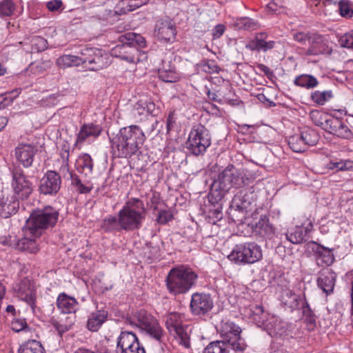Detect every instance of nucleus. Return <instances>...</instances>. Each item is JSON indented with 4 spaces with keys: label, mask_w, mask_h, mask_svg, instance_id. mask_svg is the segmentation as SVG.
Segmentation results:
<instances>
[{
    "label": "nucleus",
    "mask_w": 353,
    "mask_h": 353,
    "mask_svg": "<svg viewBox=\"0 0 353 353\" xmlns=\"http://www.w3.org/2000/svg\"><path fill=\"white\" fill-rule=\"evenodd\" d=\"M147 210L142 200L128 199L117 215H108L103 219L101 229L105 232H133L142 228Z\"/></svg>",
    "instance_id": "f257e3e1"
},
{
    "label": "nucleus",
    "mask_w": 353,
    "mask_h": 353,
    "mask_svg": "<svg viewBox=\"0 0 353 353\" xmlns=\"http://www.w3.org/2000/svg\"><path fill=\"white\" fill-rule=\"evenodd\" d=\"M109 138L113 156L125 159L141 153L140 149L145 140L144 133L137 125L122 128L118 134Z\"/></svg>",
    "instance_id": "f03ea898"
},
{
    "label": "nucleus",
    "mask_w": 353,
    "mask_h": 353,
    "mask_svg": "<svg viewBox=\"0 0 353 353\" xmlns=\"http://www.w3.org/2000/svg\"><path fill=\"white\" fill-rule=\"evenodd\" d=\"M197 279L198 274L190 267L179 265L170 270L165 284L169 294L176 296L188 292Z\"/></svg>",
    "instance_id": "7ed1b4c3"
},
{
    "label": "nucleus",
    "mask_w": 353,
    "mask_h": 353,
    "mask_svg": "<svg viewBox=\"0 0 353 353\" xmlns=\"http://www.w3.org/2000/svg\"><path fill=\"white\" fill-rule=\"evenodd\" d=\"M59 215L58 210L50 205L34 210L24 225L28 235L41 236L56 225Z\"/></svg>",
    "instance_id": "20e7f679"
},
{
    "label": "nucleus",
    "mask_w": 353,
    "mask_h": 353,
    "mask_svg": "<svg viewBox=\"0 0 353 353\" xmlns=\"http://www.w3.org/2000/svg\"><path fill=\"white\" fill-rule=\"evenodd\" d=\"M257 195L253 187L239 190L233 197L228 210L229 218L234 223H243L256 205Z\"/></svg>",
    "instance_id": "39448f33"
},
{
    "label": "nucleus",
    "mask_w": 353,
    "mask_h": 353,
    "mask_svg": "<svg viewBox=\"0 0 353 353\" xmlns=\"http://www.w3.org/2000/svg\"><path fill=\"white\" fill-rule=\"evenodd\" d=\"M254 179V175L248 170L229 164L218 174L214 182L217 183L223 191L228 192L232 188L240 189L248 186Z\"/></svg>",
    "instance_id": "423d86ee"
},
{
    "label": "nucleus",
    "mask_w": 353,
    "mask_h": 353,
    "mask_svg": "<svg viewBox=\"0 0 353 353\" xmlns=\"http://www.w3.org/2000/svg\"><path fill=\"white\" fill-rule=\"evenodd\" d=\"M127 321L130 325L137 327L143 334L157 341L161 342L164 336L163 330L157 318L148 311L144 309L138 310L134 312V319H128Z\"/></svg>",
    "instance_id": "0eeeda50"
},
{
    "label": "nucleus",
    "mask_w": 353,
    "mask_h": 353,
    "mask_svg": "<svg viewBox=\"0 0 353 353\" xmlns=\"http://www.w3.org/2000/svg\"><path fill=\"white\" fill-rule=\"evenodd\" d=\"M228 258L235 264L251 265L263 258L261 247L255 242H245L236 244Z\"/></svg>",
    "instance_id": "6e6552de"
},
{
    "label": "nucleus",
    "mask_w": 353,
    "mask_h": 353,
    "mask_svg": "<svg viewBox=\"0 0 353 353\" xmlns=\"http://www.w3.org/2000/svg\"><path fill=\"white\" fill-rule=\"evenodd\" d=\"M188 152L195 156L203 154L211 145V135L205 126L201 123L194 125L185 143Z\"/></svg>",
    "instance_id": "1a4fd4ad"
},
{
    "label": "nucleus",
    "mask_w": 353,
    "mask_h": 353,
    "mask_svg": "<svg viewBox=\"0 0 353 353\" xmlns=\"http://www.w3.org/2000/svg\"><path fill=\"white\" fill-rule=\"evenodd\" d=\"M81 64L89 70L98 71L109 65L108 55L97 48H86L80 53Z\"/></svg>",
    "instance_id": "9d476101"
},
{
    "label": "nucleus",
    "mask_w": 353,
    "mask_h": 353,
    "mask_svg": "<svg viewBox=\"0 0 353 353\" xmlns=\"http://www.w3.org/2000/svg\"><path fill=\"white\" fill-rule=\"evenodd\" d=\"M221 335L225 341L231 345L236 353H243L248 345L241 336V328L230 321H222L221 324Z\"/></svg>",
    "instance_id": "9b49d317"
},
{
    "label": "nucleus",
    "mask_w": 353,
    "mask_h": 353,
    "mask_svg": "<svg viewBox=\"0 0 353 353\" xmlns=\"http://www.w3.org/2000/svg\"><path fill=\"white\" fill-rule=\"evenodd\" d=\"M11 186L12 194H16L18 200H26L33 192V184L19 166H14L12 171Z\"/></svg>",
    "instance_id": "f8f14e48"
},
{
    "label": "nucleus",
    "mask_w": 353,
    "mask_h": 353,
    "mask_svg": "<svg viewBox=\"0 0 353 353\" xmlns=\"http://www.w3.org/2000/svg\"><path fill=\"white\" fill-rule=\"evenodd\" d=\"M183 314L176 312H170L165 316V325L171 334L178 337L179 343L185 348L190 347V336L185 327L182 325Z\"/></svg>",
    "instance_id": "ddd939ff"
},
{
    "label": "nucleus",
    "mask_w": 353,
    "mask_h": 353,
    "mask_svg": "<svg viewBox=\"0 0 353 353\" xmlns=\"http://www.w3.org/2000/svg\"><path fill=\"white\" fill-rule=\"evenodd\" d=\"M306 246L311 250V252L319 267L331 266L335 261L334 248H330L318 243L310 241Z\"/></svg>",
    "instance_id": "4468645a"
},
{
    "label": "nucleus",
    "mask_w": 353,
    "mask_h": 353,
    "mask_svg": "<svg viewBox=\"0 0 353 353\" xmlns=\"http://www.w3.org/2000/svg\"><path fill=\"white\" fill-rule=\"evenodd\" d=\"M214 307V301L211 294L205 292H194L192 294L190 310L194 316H205Z\"/></svg>",
    "instance_id": "2eb2a0df"
},
{
    "label": "nucleus",
    "mask_w": 353,
    "mask_h": 353,
    "mask_svg": "<svg viewBox=\"0 0 353 353\" xmlns=\"http://www.w3.org/2000/svg\"><path fill=\"white\" fill-rule=\"evenodd\" d=\"M14 291L22 301L30 306L32 311H34L37 302V290L32 280L28 277L22 278L15 284Z\"/></svg>",
    "instance_id": "dca6fc26"
},
{
    "label": "nucleus",
    "mask_w": 353,
    "mask_h": 353,
    "mask_svg": "<svg viewBox=\"0 0 353 353\" xmlns=\"http://www.w3.org/2000/svg\"><path fill=\"white\" fill-rule=\"evenodd\" d=\"M61 181L58 172L48 170L40 180L39 191L44 195L55 196L61 189Z\"/></svg>",
    "instance_id": "f3484780"
},
{
    "label": "nucleus",
    "mask_w": 353,
    "mask_h": 353,
    "mask_svg": "<svg viewBox=\"0 0 353 353\" xmlns=\"http://www.w3.org/2000/svg\"><path fill=\"white\" fill-rule=\"evenodd\" d=\"M117 347L121 349V353H145L144 347L132 332L122 331L117 339Z\"/></svg>",
    "instance_id": "a211bd4d"
},
{
    "label": "nucleus",
    "mask_w": 353,
    "mask_h": 353,
    "mask_svg": "<svg viewBox=\"0 0 353 353\" xmlns=\"http://www.w3.org/2000/svg\"><path fill=\"white\" fill-rule=\"evenodd\" d=\"M19 209V201L16 194L1 191L0 193V219H8L17 214Z\"/></svg>",
    "instance_id": "6ab92c4d"
},
{
    "label": "nucleus",
    "mask_w": 353,
    "mask_h": 353,
    "mask_svg": "<svg viewBox=\"0 0 353 353\" xmlns=\"http://www.w3.org/2000/svg\"><path fill=\"white\" fill-rule=\"evenodd\" d=\"M38 150L36 145L30 143H19L14 149V155L17 161L25 168L32 166L34 156Z\"/></svg>",
    "instance_id": "aec40b11"
},
{
    "label": "nucleus",
    "mask_w": 353,
    "mask_h": 353,
    "mask_svg": "<svg viewBox=\"0 0 353 353\" xmlns=\"http://www.w3.org/2000/svg\"><path fill=\"white\" fill-rule=\"evenodd\" d=\"M325 131L333 136L343 139L350 140L353 138V132L346 123L341 119L333 116L328 122L327 126L326 125Z\"/></svg>",
    "instance_id": "412c9836"
},
{
    "label": "nucleus",
    "mask_w": 353,
    "mask_h": 353,
    "mask_svg": "<svg viewBox=\"0 0 353 353\" xmlns=\"http://www.w3.org/2000/svg\"><path fill=\"white\" fill-rule=\"evenodd\" d=\"M112 50V54L128 63H134L138 59L139 50L128 42H120Z\"/></svg>",
    "instance_id": "4be33fe9"
},
{
    "label": "nucleus",
    "mask_w": 353,
    "mask_h": 353,
    "mask_svg": "<svg viewBox=\"0 0 353 353\" xmlns=\"http://www.w3.org/2000/svg\"><path fill=\"white\" fill-rule=\"evenodd\" d=\"M268 38L267 32H257L254 39L245 45V48L251 51L264 52L270 50L275 47L276 42L274 41H268Z\"/></svg>",
    "instance_id": "5701e85b"
},
{
    "label": "nucleus",
    "mask_w": 353,
    "mask_h": 353,
    "mask_svg": "<svg viewBox=\"0 0 353 353\" xmlns=\"http://www.w3.org/2000/svg\"><path fill=\"white\" fill-rule=\"evenodd\" d=\"M154 32L158 39L165 42H173L176 35V27L170 20L158 21Z\"/></svg>",
    "instance_id": "b1692460"
},
{
    "label": "nucleus",
    "mask_w": 353,
    "mask_h": 353,
    "mask_svg": "<svg viewBox=\"0 0 353 353\" xmlns=\"http://www.w3.org/2000/svg\"><path fill=\"white\" fill-rule=\"evenodd\" d=\"M308 44L309 47L305 51L307 56H318L331 52L323 37L317 33L314 32Z\"/></svg>",
    "instance_id": "393cba45"
},
{
    "label": "nucleus",
    "mask_w": 353,
    "mask_h": 353,
    "mask_svg": "<svg viewBox=\"0 0 353 353\" xmlns=\"http://www.w3.org/2000/svg\"><path fill=\"white\" fill-rule=\"evenodd\" d=\"M265 323L263 330L272 336H283L288 330V323L274 315L269 316Z\"/></svg>",
    "instance_id": "a878e982"
},
{
    "label": "nucleus",
    "mask_w": 353,
    "mask_h": 353,
    "mask_svg": "<svg viewBox=\"0 0 353 353\" xmlns=\"http://www.w3.org/2000/svg\"><path fill=\"white\" fill-rule=\"evenodd\" d=\"M23 237L18 240L15 243V248L21 251H26L30 253L35 254L39 250V244L37 239L39 236L28 235L26 231V226L22 228Z\"/></svg>",
    "instance_id": "bb28decb"
},
{
    "label": "nucleus",
    "mask_w": 353,
    "mask_h": 353,
    "mask_svg": "<svg viewBox=\"0 0 353 353\" xmlns=\"http://www.w3.org/2000/svg\"><path fill=\"white\" fill-rule=\"evenodd\" d=\"M247 315L257 325L263 330L265 323L272 314L266 312L261 305L251 304L247 310Z\"/></svg>",
    "instance_id": "cd10ccee"
},
{
    "label": "nucleus",
    "mask_w": 353,
    "mask_h": 353,
    "mask_svg": "<svg viewBox=\"0 0 353 353\" xmlns=\"http://www.w3.org/2000/svg\"><path fill=\"white\" fill-rule=\"evenodd\" d=\"M159 77L165 82L173 83L180 79V74L170 61L163 60L162 65L158 70Z\"/></svg>",
    "instance_id": "c85d7f7f"
},
{
    "label": "nucleus",
    "mask_w": 353,
    "mask_h": 353,
    "mask_svg": "<svg viewBox=\"0 0 353 353\" xmlns=\"http://www.w3.org/2000/svg\"><path fill=\"white\" fill-rule=\"evenodd\" d=\"M57 306L62 313H75L78 310V302L74 297L62 292L57 299Z\"/></svg>",
    "instance_id": "c756f323"
},
{
    "label": "nucleus",
    "mask_w": 353,
    "mask_h": 353,
    "mask_svg": "<svg viewBox=\"0 0 353 353\" xmlns=\"http://www.w3.org/2000/svg\"><path fill=\"white\" fill-rule=\"evenodd\" d=\"M336 279V273L332 270H329L325 273H321V276L318 277L317 285L326 295H330L333 293Z\"/></svg>",
    "instance_id": "7c9ffc66"
},
{
    "label": "nucleus",
    "mask_w": 353,
    "mask_h": 353,
    "mask_svg": "<svg viewBox=\"0 0 353 353\" xmlns=\"http://www.w3.org/2000/svg\"><path fill=\"white\" fill-rule=\"evenodd\" d=\"M108 312L105 310H97L88 316L87 328L91 332H97L107 321Z\"/></svg>",
    "instance_id": "2f4dec72"
},
{
    "label": "nucleus",
    "mask_w": 353,
    "mask_h": 353,
    "mask_svg": "<svg viewBox=\"0 0 353 353\" xmlns=\"http://www.w3.org/2000/svg\"><path fill=\"white\" fill-rule=\"evenodd\" d=\"M255 232L263 237L271 239L274 235L275 228L270 223L269 217L263 214L255 224Z\"/></svg>",
    "instance_id": "473e14b6"
},
{
    "label": "nucleus",
    "mask_w": 353,
    "mask_h": 353,
    "mask_svg": "<svg viewBox=\"0 0 353 353\" xmlns=\"http://www.w3.org/2000/svg\"><path fill=\"white\" fill-rule=\"evenodd\" d=\"M102 131V128L93 123L83 124L77 135V142L82 143L89 137H97Z\"/></svg>",
    "instance_id": "72a5a7b5"
},
{
    "label": "nucleus",
    "mask_w": 353,
    "mask_h": 353,
    "mask_svg": "<svg viewBox=\"0 0 353 353\" xmlns=\"http://www.w3.org/2000/svg\"><path fill=\"white\" fill-rule=\"evenodd\" d=\"M227 192V191H223L222 188L217 185V183L213 182L208 196L209 202L208 207H214L219 205H223L221 201Z\"/></svg>",
    "instance_id": "f704fd0d"
},
{
    "label": "nucleus",
    "mask_w": 353,
    "mask_h": 353,
    "mask_svg": "<svg viewBox=\"0 0 353 353\" xmlns=\"http://www.w3.org/2000/svg\"><path fill=\"white\" fill-rule=\"evenodd\" d=\"M303 315L305 318V321L309 330H314L316 327V315L314 311L311 309L310 304L308 303L305 294H303L302 300H301Z\"/></svg>",
    "instance_id": "c9c22d12"
},
{
    "label": "nucleus",
    "mask_w": 353,
    "mask_h": 353,
    "mask_svg": "<svg viewBox=\"0 0 353 353\" xmlns=\"http://www.w3.org/2000/svg\"><path fill=\"white\" fill-rule=\"evenodd\" d=\"M119 42H128L131 46H134L138 49L139 48H145L146 46V41L143 37L139 34L132 32H127L121 34L119 37Z\"/></svg>",
    "instance_id": "e433bc0d"
},
{
    "label": "nucleus",
    "mask_w": 353,
    "mask_h": 353,
    "mask_svg": "<svg viewBox=\"0 0 353 353\" xmlns=\"http://www.w3.org/2000/svg\"><path fill=\"white\" fill-rule=\"evenodd\" d=\"M294 83L296 86L310 90L317 87L319 83L313 75L302 74L294 79Z\"/></svg>",
    "instance_id": "4c0bfd02"
},
{
    "label": "nucleus",
    "mask_w": 353,
    "mask_h": 353,
    "mask_svg": "<svg viewBox=\"0 0 353 353\" xmlns=\"http://www.w3.org/2000/svg\"><path fill=\"white\" fill-rule=\"evenodd\" d=\"M332 117L331 114L318 110H312L310 113V117L313 123L323 130L326 129V125H328Z\"/></svg>",
    "instance_id": "58836bf2"
},
{
    "label": "nucleus",
    "mask_w": 353,
    "mask_h": 353,
    "mask_svg": "<svg viewBox=\"0 0 353 353\" xmlns=\"http://www.w3.org/2000/svg\"><path fill=\"white\" fill-rule=\"evenodd\" d=\"M301 295H296L290 290H286L283 292L282 299L283 303L292 310H297L300 308L301 300H302Z\"/></svg>",
    "instance_id": "ea45409f"
},
{
    "label": "nucleus",
    "mask_w": 353,
    "mask_h": 353,
    "mask_svg": "<svg viewBox=\"0 0 353 353\" xmlns=\"http://www.w3.org/2000/svg\"><path fill=\"white\" fill-rule=\"evenodd\" d=\"M231 345L225 341H215L210 343L203 353H230Z\"/></svg>",
    "instance_id": "a19ab883"
},
{
    "label": "nucleus",
    "mask_w": 353,
    "mask_h": 353,
    "mask_svg": "<svg viewBox=\"0 0 353 353\" xmlns=\"http://www.w3.org/2000/svg\"><path fill=\"white\" fill-rule=\"evenodd\" d=\"M78 170L85 175L92 173L94 162L91 156L87 153L81 154L77 161Z\"/></svg>",
    "instance_id": "79ce46f5"
},
{
    "label": "nucleus",
    "mask_w": 353,
    "mask_h": 353,
    "mask_svg": "<svg viewBox=\"0 0 353 353\" xmlns=\"http://www.w3.org/2000/svg\"><path fill=\"white\" fill-rule=\"evenodd\" d=\"M299 134L302 138L303 141H304L306 148L310 145H316L319 141V134L313 129L305 128Z\"/></svg>",
    "instance_id": "37998d69"
},
{
    "label": "nucleus",
    "mask_w": 353,
    "mask_h": 353,
    "mask_svg": "<svg viewBox=\"0 0 353 353\" xmlns=\"http://www.w3.org/2000/svg\"><path fill=\"white\" fill-rule=\"evenodd\" d=\"M19 353H46L41 343L37 341L32 340L20 345Z\"/></svg>",
    "instance_id": "c03bdc74"
},
{
    "label": "nucleus",
    "mask_w": 353,
    "mask_h": 353,
    "mask_svg": "<svg viewBox=\"0 0 353 353\" xmlns=\"http://www.w3.org/2000/svg\"><path fill=\"white\" fill-rule=\"evenodd\" d=\"M285 235L286 239L293 244H299L307 241L304 236L303 227L302 226L295 227L290 231H288Z\"/></svg>",
    "instance_id": "a18cd8bd"
},
{
    "label": "nucleus",
    "mask_w": 353,
    "mask_h": 353,
    "mask_svg": "<svg viewBox=\"0 0 353 353\" xmlns=\"http://www.w3.org/2000/svg\"><path fill=\"white\" fill-rule=\"evenodd\" d=\"M17 7V3L14 0H1L0 17L5 18L14 15Z\"/></svg>",
    "instance_id": "49530a36"
},
{
    "label": "nucleus",
    "mask_w": 353,
    "mask_h": 353,
    "mask_svg": "<svg viewBox=\"0 0 353 353\" xmlns=\"http://www.w3.org/2000/svg\"><path fill=\"white\" fill-rule=\"evenodd\" d=\"M333 97L334 95L332 90H324L322 92L316 90L312 92L310 96L311 100L319 105H323Z\"/></svg>",
    "instance_id": "de8ad7c7"
},
{
    "label": "nucleus",
    "mask_w": 353,
    "mask_h": 353,
    "mask_svg": "<svg viewBox=\"0 0 353 353\" xmlns=\"http://www.w3.org/2000/svg\"><path fill=\"white\" fill-rule=\"evenodd\" d=\"M57 64L60 67L78 66L81 64V56L63 54L58 58Z\"/></svg>",
    "instance_id": "09e8293b"
},
{
    "label": "nucleus",
    "mask_w": 353,
    "mask_h": 353,
    "mask_svg": "<svg viewBox=\"0 0 353 353\" xmlns=\"http://www.w3.org/2000/svg\"><path fill=\"white\" fill-rule=\"evenodd\" d=\"M288 143L290 149L294 152H303L307 150L304 141L299 134L290 136Z\"/></svg>",
    "instance_id": "8fccbe9b"
},
{
    "label": "nucleus",
    "mask_w": 353,
    "mask_h": 353,
    "mask_svg": "<svg viewBox=\"0 0 353 353\" xmlns=\"http://www.w3.org/2000/svg\"><path fill=\"white\" fill-rule=\"evenodd\" d=\"M68 320L69 318H67L65 321L63 320L57 321L54 319H51L50 323L52 325L60 336H62L64 333L68 332L72 327L74 322Z\"/></svg>",
    "instance_id": "3c124183"
},
{
    "label": "nucleus",
    "mask_w": 353,
    "mask_h": 353,
    "mask_svg": "<svg viewBox=\"0 0 353 353\" xmlns=\"http://www.w3.org/2000/svg\"><path fill=\"white\" fill-rule=\"evenodd\" d=\"M258 26V23L249 17H242L235 23V27L238 30L251 31L257 29Z\"/></svg>",
    "instance_id": "603ef678"
},
{
    "label": "nucleus",
    "mask_w": 353,
    "mask_h": 353,
    "mask_svg": "<svg viewBox=\"0 0 353 353\" xmlns=\"http://www.w3.org/2000/svg\"><path fill=\"white\" fill-rule=\"evenodd\" d=\"M71 184L74 186L77 190L81 194H88L90 192L91 188L84 185L79 176L73 172H70Z\"/></svg>",
    "instance_id": "864d4df0"
},
{
    "label": "nucleus",
    "mask_w": 353,
    "mask_h": 353,
    "mask_svg": "<svg viewBox=\"0 0 353 353\" xmlns=\"http://www.w3.org/2000/svg\"><path fill=\"white\" fill-rule=\"evenodd\" d=\"M198 66L201 71L209 74L219 73L221 70L219 66L212 60H203L198 64Z\"/></svg>",
    "instance_id": "5fc2aeb1"
},
{
    "label": "nucleus",
    "mask_w": 353,
    "mask_h": 353,
    "mask_svg": "<svg viewBox=\"0 0 353 353\" xmlns=\"http://www.w3.org/2000/svg\"><path fill=\"white\" fill-rule=\"evenodd\" d=\"M48 48V41L43 37L35 36L31 39V48L32 52H39Z\"/></svg>",
    "instance_id": "6e6d98bb"
},
{
    "label": "nucleus",
    "mask_w": 353,
    "mask_h": 353,
    "mask_svg": "<svg viewBox=\"0 0 353 353\" xmlns=\"http://www.w3.org/2000/svg\"><path fill=\"white\" fill-rule=\"evenodd\" d=\"M145 247L148 250L145 252V254L147 255L148 259L154 260L160 257L161 249L157 244L148 241L145 243Z\"/></svg>",
    "instance_id": "4d7b16f0"
},
{
    "label": "nucleus",
    "mask_w": 353,
    "mask_h": 353,
    "mask_svg": "<svg viewBox=\"0 0 353 353\" xmlns=\"http://www.w3.org/2000/svg\"><path fill=\"white\" fill-rule=\"evenodd\" d=\"M337 3L339 13L342 17L349 18L352 17L353 10L350 0H339Z\"/></svg>",
    "instance_id": "13d9d810"
},
{
    "label": "nucleus",
    "mask_w": 353,
    "mask_h": 353,
    "mask_svg": "<svg viewBox=\"0 0 353 353\" xmlns=\"http://www.w3.org/2000/svg\"><path fill=\"white\" fill-rule=\"evenodd\" d=\"M11 329L15 332L30 330L26 319L14 318L11 322Z\"/></svg>",
    "instance_id": "bf43d9fd"
},
{
    "label": "nucleus",
    "mask_w": 353,
    "mask_h": 353,
    "mask_svg": "<svg viewBox=\"0 0 353 353\" xmlns=\"http://www.w3.org/2000/svg\"><path fill=\"white\" fill-rule=\"evenodd\" d=\"M339 43L343 48L353 49V30L343 34L339 38Z\"/></svg>",
    "instance_id": "052dcab7"
},
{
    "label": "nucleus",
    "mask_w": 353,
    "mask_h": 353,
    "mask_svg": "<svg viewBox=\"0 0 353 353\" xmlns=\"http://www.w3.org/2000/svg\"><path fill=\"white\" fill-rule=\"evenodd\" d=\"M208 216L210 219H212L213 223H215L216 221H219L222 219L223 213H222V205H219L214 207H208Z\"/></svg>",
    "instance_id": "680f3d73"
},
{
    "label": "nucleus",
    "mask_w": 353,
    "mask_h": 353,
    "mask_svg": "<svg viewBox=\"0 0 353 353\" xmlns=\"http://www.w3.org/2000/svg\"><path fill=\"white\" fill-rule=\"evenodd\" d=\"M177 117L175 111H170L166 119V129L167 132L169 133L172 130H175L177 128Z\"/></svg>",
    "instance_id": "e2e57ef3"
},
{
    "label": "nucleus",
    "mask_w": 353,
    "mask_h": 353,
    "mask_svg": "<svg viewBox=\"0 0 353 353\" xmlns=\"http://www.w3.org/2000/svg\"><path fill=\"white\" fill-rule=\"evenodd\" d=\"M173 219V215L170 210H161L159 212L157 221L161 225H165Z\"/></svg>",
    "instance_id": "0e129e2a"
},
{
    "label": "nucleus",
    "mask_w": 353,
    "mask_h": 353,
    "mask_svg": "<svg viewBox=\"0 0 353 353\" xmlns=\"http://www.w3.org/2000/svg\"><path fill=\"white\" fill-rule=\"evenodd\" d=\"M313 34L314 32H298L293 34V39L301 44H306L307 42L309 43L310 37H312Z\"/></svg>",
    "instance_id": "69168bd1"
},
{
    "label": "nucleus",
    "mask_w": 353,
    "mask_h": 353,
    "mask_svg": "<svg viewBox=\"0 0 353 353\" xmlns=\"http://www.w3.org/2000/svg\"><path fill=\"white\" fill-rule=\"evenodd\" d=\"M27 70L34 74H41L45 70V68L43 67L42 63L39 62V61H35V62L31 63L28 65Z\"/></svg>",
    "instance_id": "338daca9"
},
{
    "label": "nucleus",
    "mask_w": 353,
    "mask_h": 353,
    "mask_svg": "<svg viewBox=\"0 0 353 353\" xmlns=\"http://www.w3.org/2000/svg\"><path fill=\"white\" fill-rule=\"evenodd\" d=\"M144 105H145L143 107L141 108L143 111H145L147 113L151 114L153 117L157 116L159 114V108H156L154 103L151 101L145 102Z\"/></svg>",
    "instance_id": "774afa93"
}]
</instances>
